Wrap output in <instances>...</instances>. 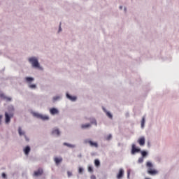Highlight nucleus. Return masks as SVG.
Wrapping results in <instances>:
<instances>
[{"label":"nucleus","instance_id":"24","mask_svg":"<svg viewBox=\"0 0 179 179\" xmlns=\"http://www.w3.org/2000/svg\"><path fill=\"white\" fill-rule=\"evenodd\" d=\"M58 100H61L60 96H56L52 98V102L55 103V101H58Z\"/></svg>","mask_w":179,"mask_h":179},{"label":"nucleus","instance_id":"15","mask_svg":"<svg viewBox=\"0 0 179 179\" xmlns=\"http://www.w3.org/2000/svg\"><path fill=\"white\" fill-rule=\"evenodd\" d=\"M50 113L52 115H55V114H58V113H59V110H58L57 108H52L50 109Z\"/></svg>","mask_w":179,"mask_h":179},{"label":"nucleus","instance_id":"11","mask_svg":"<svg viewBox=\"0 0 179 179\" xmlns=\"http://www.w3.org/2000/svg\"><path fill=\"white\" fill-rule=\"evenodd\" d=\"M31 150V148H30V145H27L24 149L23 152L26 156H29V154L30 153Z\"/></svg>","mask_w":179,"mask_h":179},{"label":"nucleus","instance_id":"41","mask_svg":"<svg viewBox=\"0 0 179 179\" xmlns=\"http://www.w3.org/2000/svg\"><path fill=\"white\" fill-rule=\"evenodd\" d=\"M78 157H82V154L78 155Z\"/></svg>","mask_w":179,"mask_h":179},{"label":"nucleus","instance_id":"42","mask_svg":"<svg viewBox=\"0 0 179 179\" xmlns=\"http://www.w3.org/2000/svg\"><path fill=\"white\" fill-rule=\"evenodd\" d=\"M124 12H127V7H124Z\"/></svg>","mask_w":179,"mask_h":179},{"label":"nucleus","instance_id":"20","mask_svg":"<svg viewBox=\"0 0 179 179\" xmlns=\"http://www.w3.org/2000/svg\"><path fill=\"white\" fill-rule=\"evenodd\" d=\"M63 145L64 146H67L68 148H76V145H72L68 143H64Z\"/></svg>","mask_w":179,"mask_h":179},{"label":"nucleus","instance_id":"25","mask_svg":"<svg viewBox=\"0 0 179 179\" xmlns=\"http://www.w3.org/2000/svg\"><path fill=\"white\" fill-rule=\"evenodd\" d=\"M29 89H32L35 90V89H37V85L36 84H30L29 85Z\"/></svg>","mask_w":179,"mask_h":179},{"label":"nucleus","instance_id":"13","mask_svg":"<svg viewBox=\"0 0 179 179\" xmlns=\"http://www.w3.org/2000/svg\"><path fill=\"white\" fill-rule=\"evenodd\" d=\"M124 169H120L119 170V172H118L117 176H116V178H117V179L122 178V177H124Z\"/></svg>","mask_w":179,"mask_h":179},{"label":"nucleus","instance_id":"21","mask_svg":"<svg viewBox=\"0 0 179 179\" xmlns=\"http://www.w3.org/2000/svg\"><path fill=\"white\" fill-rule=\"evenodd\" d=\"M61 162H62V157H60V158L55 157V163L56 164H59V163H61Z\"/></svg>","mask_w":179,"mask_h":179},{"label":"nucleus","instance_id":"12","mask_svg":"<svg viewBox=\"0 0 179 179\" xmlns=\"http://www.w3.org/2000/svg\"><path fill=\"white\" fill-rule=\"evenodd\" d=\"M51 134L53 136H59L61 135V131L58 129H54Z\"/></svg>","mask_w":179,"mask_h":179},{"label":"nucleus","instance_id":"31","mask_svg":"<svg viewBox=\"0 0 179 179\" xmlns=\"http://www.w3.org/2000/svg\"><path fill=\"white\" fill-rule=\"evenodd\" d=\"M72 176H73V173H72V172L68 171H67V177H68L69 178H71V177H72Z\"/></svg>","mask_w":179,"mask_h":179},{"label":"nucleus","instance_id":"26","mask_svg":"<svg viewBox=\"0 0 179 179\" xmlns=\"http://www.w3.org/2000/svg\"><path fill=\"white\" fill-rule=\"evenodd\" d=\"M94 166L96 167H100V160L99 159H95L94 162Z\"/></svg>","mask_w":179,"mask_h":179},{"label":"nucleus","instance_id":"40","mask_svg":"<svg viewBox=\"0 0 179 179\" xmlns=\"http://www.w3.org/2000/svg\"><path fill=\"white\" fill-rule=\"evenodd\" d=\"M126 117H129V113H126Z\"/></svg>","mask_w":179,"mask_h":179},{"label":"nucleus","instance_id":"30","mask_svg":"<svg viewBox=\"0 0 179 179\" xmlns=\"http://www.w3.org/2000/svg\"><path fill=\"white\" fill-rule=\"evenodd\" d=\"M106 141H111V139H113V135L109 134L106 136Z\"/></svg>","mask_w":179,"mask_h":179},{"label":"nucleus","instance_id":"14","mask_svg":"<svg viewBox=\"0 0 179 179\" xmlns=\"http://www.w3.org/2000/svg\"><path fill=\"white\" fill-rule=\"evenodd\" d=\"M90 128H92V124L90 123L81 124V129H89Z\"/></svg>","mask_w":179,"mask_h":179},{"label":"nucleus","instance_id":"5","mask_svg":"<svg viewBox=\"0 0 179 179\" xmlns=\"http://www.w3.org/2000/svg\"><path fill=\"white\" fill-rule=\"evenodd\" d=\"M18 134H19L20 136H24L26 142H29L30 139L29 138V137H27V136H26V132L22 131V127H18Z\"/></svg>","mask_w":179,"mask_h":179},{"label":"nucleus","instance_id":"35","mask_svg":"<svg viewBox=\"0 0 179 179\" xmlns=\"http://www.w3.org/2000/svg\"><path fill=\"white\" fill-rule=\"evenodd\" d=\"M61 31H62V28L61 27V24H60L59 27L58 33H61Z\"/></svg>","mask_w":179,"mask_h":179},{"label":"nucleus","instance_id":"4","mask_svg":"<svg viewBox=\"0 0 179 179\" xmlns=\"http://www.w3.org/2000/svg\"><path fill=\"white\" fill-rule=\"evenodd\" d=\"M141 148H137L136 145L134 143L131 145V155H132V156H134L136 153H141Z\"/></svg>","mask_w":179,"mask_h":179},{"label":"nucleus","instance_id":"39","mask_svg":"<svg viewBox=\"0 0 179 179\" xmlns=\"http://www.w3.org/2000/svg\"><path fill=\"white\" fill-rule=\"evenodd\" d=\"M3 116L2 115H0V124H1V120H2V117H3Z\"/></svg>","mask_w":179,"mask_h":179},{"label":"nucleus","instance_id":"28","mask_svg":"<svg viewBox=\"0 0 179 179\" xmlns=\"http://www.w3.org/2000/svg\"><path fill=\"white\" fill-rule=\"evenodd\" d=\"M83 171H85V169H83V167H79L78 168V173L79 174H83Z\"/></svg>","mask_w":179,"mask_h":179},{"label":"nucleus","instance_id":"38","mask_svg":"<svg viewBox=\"0 0 179 179\" xmlns=\"http://www.w3.org/2000/svg\"><path fill=\"white\" fill-rule=\"evenodd\" d=\"M158 162H159V163H160V162H162V158L158 157Z\"/></svg>","mask_w":179,"mask_h":179},{"label":"nucleus","instance_id":"3","mask_svg":"<svg viewBox=\"0 0 179 179\" xmlns=\"http://www.w3.org/2000/svg\"><path fill=\"white\" fill-rule=\"evenodd\" d=\"M32 115L36 118H38V120H42V121H48V120H50V117L48 115H43V114L36 112H32Z\"/></svg>","mask_w":179,"mask_h":179},{"label":"nucleus","instance_id":"2","mask_svg":"<svg viewBox=\"0 0 179 179\" xmlns=\"http://www.w3.org/2000/svg\"><path fill=\"white\" fill-rule=\"evenodd\" d=\"M29 62L32 65L33 68L36 69H40V71H43V67L40 66V62H38V59L36 57H29L28 59Z\"/></svg>","mask_w":179,"mask_h":179},{"label":"nucleus","instance_id":"23","mask_svg":"<svg viewBox=\"0 0 179 179\" xmlns=\"http://www.w3.org/2000/svg\"><path fill=\"white\" fill-rule=\"evenodd\" d=\"M145 116H143L142 117V120H141V128H142V129H143L145 128Z\"/></svg>","mask_w":179,"mask_h":179},{"label":"nucleus","instance_id":"7","mask_svg":"<svg viewBox=\"0 0 179 179\" xmlns=\"http://www.w3.org/2000/svg\"><path fill=\"white\" fill-rule=\"evenodd\" d=\"M13 117V114H9L8 112L5 113V122L6 124H9L10 122V119Z\"/></svg>","mask_w":179,"mask_h":179},{"label":"nucleus","instance_id":"9","mask_svg":"<svg viewBox=\"0 0 179 179\" xmlns=\"http://www.w3.org/2000/svg\"><path fill=\"white\" fill-rule=\"evenodd\" d=\"M66 99H68L69 100H70L71 101H75L76 100L78 99V97L75 96H71L70 95L69 93L66 92Z\"/></svg>","mask_w":179,"mask_h":179},{"label":"nucleus","instance_id":"19","mask_svg":"<svg viewBox=\"0 0 179 179\" xmlns=\"http://www.w3.org/2000/svg\"><path fill=\"white\" fill-rule=\"evenodd\" d=\"M140 153L141 154V157H143L144 159H145V157H147V156L149 155V152H148V151H146V150H141Z\"/></svg>","mask_w":179,"mask_h":179},{"label":"nucleus","instance_id":"22","mask_svg":"<svg viewBox=\"0 0 179 179\" xmlns=\"http://www.w3.org/2000/svg\"><path fill=\"white\" fill-rule=\"evenodd\" d=\"M8 110L9 113H13V111H15V107L13 106V105H10L8 108Z\"/></svg>","mask_w":179,"mask_h":179},{"label":"nucleus","instance_id":"34","mask_svg":"<svg viewBox=\"0 0 179 179\" xmlns=\"http://www.w3.org/2000/svg\"><path fill=\"white\" fill-rule=\"evenodd\" d=\"M131 175V171H127V178L129 179V176Z\"/></svg>","mask_w":179,"mask_h":179},{"label":"nucleus","instance_id":"27","mask_svg":"<svg viewBox=\"0 0 179 179\" xmlns=\"http://www.w3.org/2000/svg\"><path fill=\"white\" fill-rule=\"evenodd\" d=\"M106 115L107 117H108V118L113 120V114H111V113H110L109 111L106 112Z\"/></svg>","mask_w":179,"mask_h":179},{"label":"nucleus","instance_id":"36","mask_svg":"<svg viewBox=\"0 0 179 179\" xmlns=\"http://www.w3.org/2000/svg\"><path fill=\"white\" fill-rule=\"evenodd\" d=\"M103 110L104 111V113H108V111H107V109H106V108L103 107L102 108Z\"/></svg>","mask_w":179,"mask_h":179},{"label":"nucleus","instance_id":"1","mask_svg":"<svg viewBox=\"0 0 179 179\" xmlns=\"http://www.w3.org/2000/svg\"><path fill=\"white\" fill-rule=\"evenodd\" d=\"M145 166L147 167V173L149 176H156L157 174V170L155 169V166H153V164L150 161L147 162Z\"/></svg>","mask_w":179,"mask_h":179},{"label":"nucleus","instance_id":"32","mask_svg":"<svg viewBox=\"0 0 179 179\" xmlns=\"http://www.w3.org/2000/svg\"><path fill=\"white\" fill-rule=\"evenodd\" d=\"M143 159L144 158L143 157L138 158V163L139 164L142 163L143 162Z\"/></svg>","mask_w":179,"mask_h":179},{"label":"nucleus","instance_id":"18","mask_svg":"<svg viewBox=\"0 0 179 179\" xmlns=\"http://www.w3.org/2000/svg\"><path fill=\"white\" fill-rule=\"evenodd\" d=\"M24 80H25V82H27V83H31V82H34V78H33V77H25Z\"/></svg>","mask_w":179,"mask_h":179},{"label":"nucleus","instance_id":"43","mask_svg":"<svg viewBox=\"0 0 179 179\" xmlns=\"http://www.w3.org/2000/svg\"><path fill=\"white\" fill-rule=\"evenodd\" d=\"M119 8L120 9H122V6H120Z\"/></svg>","mask_w":179,"mask_h":179},{"label":"nucleus","instance_id":"37","mask_svg":"<svg viewBox=\"0 0 179 179\" xmlns=\"http://www.w3.org/2000/svg\"><path fill=\"white\" fill-rule=\"evenodd\" d=\"M91 179H96V176L92 175L90 177Z\"/></svg>","mask_w":179,"mask_h":179},{"label":"nucleus","instance_id":"16","mask_svg":"<svg viewBox=\"0 0 179 179\" xmlns=\"http://www.w3.org/2000/svg\"><path fill=\"white\" fill-rule=\"evenodd\" d=\"M90 124L92 125H95V127H97V120L94 117L90 118Z\"/></svg>","mask_w":179,"mask_h":179},{"label":"nucleus","instance_id":"10","mask_svg":"<svg viewBox=\"0 0 179 179\" xmlns=\"http://www.w3.org/2000/svg\"><path fill=\"white\" fill-rule=\"evenodd\" d=\"M0 98H1L2 100H6V101H12L11 97L6 96V95H5V94H3V93L0 94Z\"/></svg>","mask_w":179,"mask_h":179},{"label":"nucleus","instance_id":"33","mask_svg":"<svg viewBox=\"0 0 179 179\" xmlns=\"http://www.w3.org/2000/svg\"><path fill=\"white\" fill-rule=\"evenodd\" d=\"M1 177H2V178H6V173H1Z\"/></svg>","mask_w":179,"mask_h":179},{"label":"nucleus","instance_id":"8","mask_svg":"<svg viewBox=\"0 0 179 179\" xmlns=\"http://www.w3.org/2000/svg\"><path fill=\"white\" fill-rule=\"evenodd\" d=\"M43 173H44V171L43 170V169L39 168L37 171H35L34 172V176L40 177L41 176H43Z\"/></svg>","mask_w":179,"mask_h":179},{"label":"nucleus","instance_id":"6","mask_svg":"<svg viewBox=\"0 0 179 179\" xmlns=\"http://www.w3.org/2000/svg\"><path fill=\"white\" fill-rule=\"evenodd\" d=\"M84 143H89L92 148H99V143H97V142H93L92 140L85 139Z\"/></svg>","mask_w":179,"mask_h":179},{"label":"nucleus","instance_id":"17","mask_svg":"<svg viewBox=\"0 0 179 179\" xmlns=\"http://www.w3.org/2000/svg\"><path fill=\"white\" fill-rule=\"evenodd\" d=\"M145 138L144 137H141L140 138H138V143L140 145V146H143L145 145Z\"/></svg>","mask_w":179,"mask_h":179},{"label":"nucleus","instance_id":"29","mask_svg":"<svg viewBox=\"0 0 179 179\" xmlns=\"http://www.w3.org/2000/svg\"><path fill=\"white\" fill-rule=\"evenodd\" d=\"M88 171L89 173H93V166L92 165L88 166Z\"/></svg>","mask_w":179,"mask_h":179}]
</instances>
